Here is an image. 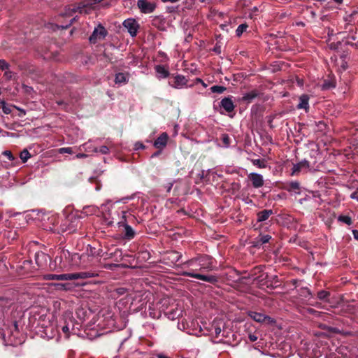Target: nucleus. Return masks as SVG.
Listing matches in <instances>:
<instances>
[{
  "instance_id": "obj_1",
  "label": "nucleus",
  "mask_w": 358,
  "mask_h": 358,
  "mask_svg": "<svg viewBox=\"0 0 358 358\" xmlns=\"http://www.w3.org/2000/svg\"><path fill=\"white\" fill-rule=\"evenodd\" d=\"M112 207L113 204L110 200L101 206V213L106 224L111 225L117 222L119 227H122L124 228V237L129 240L132 239L134 237L135 231L127 222L128 219L133 217L132 215L128 210L124 209L113 214L110 212V208Z\"/></svg>"
},
{
  "instance_id": "obj_2",
  "label": "nucleus",
  "mask_w": 358,
  "mask_h": 358,
  "mask_svg": "<svg viewBox=\"0 0 358 358\" xmlns=\"http://www.w3.org/2000/svg\"><path fill=\"white\" fill-rule=\"evenodd\" d=\"M63 258L68 259L72 266L83 268L88 266V263L86 262V255H79L78 253H71L69 250H63L61 252L60 257H57L55 261L57 262L59 259L61 262Z\"/></svg>"
},
{
  "instance_id": "obj_3",
  "label": "nucleus",
  "mask_w": 358,
  "mask_h": 358,
  "mask_svg": "<svg viewBox=\"0 0 358 358\" xmlns=\"http://www.w3.org/2000/svg\"><path fill=\"white\" fill-rule=\"evenodd\" d=\"M197 264L199 268H196V271H210L213 267V259L208 255H203L195 259H192L184 263L185 266H194Z\"/></svg>"
},
{
  "instance_id": "obj_4",
  "label": "nucleus",
  "mask_w": 358,
  "mask_h": 358,
  "mask_svg": "<svg viewBox=\"0 0 358 358\" xmlns=\"http://www.w3.org/2000/svg\"><path fill=\"white\" fill-rule=\"evenodd\" d=\"M98 275L94 271H81L73 273H64L58 275V280H73L77 279H86Z\"/></svg>"
},
{
  "instance_id": "obj_5",
  "label": "nucleus",
  "mask_w": 358,
  "mask_h": 358,
  "mask_svg": "<svg viewBox=\"0 0 358 358\" xmlns=\"http://www.w3.org/2000/svg\"><path fill=\"white\" fill-rule=\"evenodd\" d=\"M187 78L180 74H173L169 80V85L175 89H182L187 87Z\"/></svg>"
},
{
  "instance_id": "obj_6",
  "label": "nucleus",
  "mask_w": 358,
  "mask_h": 358,
  "mask_svg": "<svg viewBox=\"0 0 358 358\" xmlns=\"http://www.w3.org/2000/svg\"><path fill=\"white\" fill-rule=\"evenodd\" d=\"M107 34L108 32L105 27L99 24L94 28L92 35L90 36V41L92 43H96L98 41L103 40Z\"/></svg>"
},
{
  "instance_id": "obj_7",
  "label": "nucleus",
  "mask_w": 358,
  "mask_h": 358,
  "mask_svg": "<svg viewBox=\"0 0 358 358\" xmlns=\"http://www.w3.org/2000/svg\"><path fill=\"white\" fill-rule=\"evenodd\" d=\"M137 6L142 13L150 14L154 12L157 4L154 1L148 0H138Z\"/></svg>"
},
{
  "instance_id": "obj_8",
  "label": "nucleus",
  "mask_w": 358,
  "mask_h": 358,
  "mask_svg": "<svg viewBox=\"0 0 358 358\" xmlns=\"http://www.w3.org/2000/svg\"><path fill=\"white\" fill-rule=\"evenodd\" d=\"M122 24L131 36L134 37L136 36L139 24L135 19L128 18L123 22Z\"/></svg>"
},
{
  "instance_id": "obj_9",
  "label": "nucleus",
  "mask_w": 358,
  "mask_h": 358,
  "mask_svg": "<svg viewBox=\"0 0 358 358\" xmlns=\"http://www.w3.org/2000/svg\"><path fill=\"white\" fill-rule=\"evenodd\" d=\"M182 275H185V276L192 277V278H196V279H199V280H203L205 282H208L210 283H215L217 282V276L213 275H202V274L195 273V272H183Z\"/></svg>"
},
{
  "instance_id": "obj_10",
  "label": "nucleus",
  "mask_w": 358,
  "mask_h": 358,
  "mask_svg": "<svg viewBox=\"0 0 358 358\" xmlns=\"http://www.w3.org/2000/svg\"><path fill=\"white\" fill-rule=\"evenodd\" d=\"M9 68L10 65L5 59H0V69L4 71L3 76L7 80L14 79L16 76Z\"/></svg>"
},
{
  "instance_id": "obj_11",
  "label": "nucleus",
  "mask_w": 358,
  "mask_h": 358,
  "mask_svg": "<svg viewBox=\"0 0 358 358\" xmlns=\"http://www.w3.org/2000/svg\"><path fill=\"white\" fill-rule=\"evenodd\" d=\"M169 135L166 132L162 133L155 141L153 145L155 148L162 150L167 145Z\"/></svg>"
},
{
  "instance_id": "obj_12",
  "label": "nucleus",
  "mask_w": 358,
  "mask_h": 358,
  "mask_svg": "<svg viewBox=\"0 0 358 358\" xmlns=\"http://www.w3.org/2000/svg\"><path fill=\"white\" fill-rule=\"evenodd\" d=\"M248 178L252 181V186L255 188H259L264 185V178L261 174L250 173Z\"/></svg>"
},
{
  "instance_id": "obj_13",
  "label": "nucleus",
  "mask_w": 358,
  "mask_h": 358,
  "mask_svg": "<svg viewBox=\"0 0 358 358\" xmlns=\"http://www.w3.org/2000/svg\"><path fill=\"white\" fill-rule=\"evenodd\" d=\"M310 167L309 162L306 160L301 161V162L294 164L292 169V175H297L299 172L303 170H308Z\"/></svg>"
},
{
  "instance_id": "obj_14",
  "label": "nucleus",
  "mask_w": 358,
  "mask_h": 358,
  "mask_svg": "<svg viewBox=\"0 0 358 358\" xmlns=\"http://www.w3.org/2000/svg\"><path fill=\"white\" fill-rule=\"evenodd\" d=\"M249 315L252 320L257 322H264L266 321H268V322H273L270 317L260 313L250 312Z\"/></svg>"
},
{
  "instance_id": "obj_15",
  "label": "nucleus",
  "mask_w": 358,
  "mask_h": 358,
  "mask_svg": "<svg viewBox=\"0 0 358 358\" xmlns=\"http://www.w3.org/2000/svg\"><path fill=\"white\" fill-rule=\"evenodd\" d=\"M129 73H117L115 74V83L118 85H125L128 83L129 79Z\"/></svg>"
},
{
  "instance_id": "obj_16",
  "label": "nucleus",
  "mask_w": 358,
  "mask_h": 358,
  "mask_svg": "<svg viewBox=\"0 0 358 358\" xmlns=\"http://www.w3.org/2000/svg\"><path fill=\"white\" fill-rule=\"evenodd\" d=\"M155 71L157 73V77L159 79L166 78L169 76V71L167 68L162 65H157L155 67Z\"/></svg>"
},
{
  "instance_id": "obj_17",
  "label": "nucleus",
  "mask_w": 358,
  "mask_h": 358,
  "mask_svg": "<svg viewBox=\"0 0 358 358\" xmlns=\"http://www.w3.org/2000/svg\"><path fill=\"white\" fill-rule=\"evenodd\" d=\"M221 106L227 111V112H232L234 109V104L233 101L229 97L224 98L220 102Z\"/></svg>"
},
{
  "instance_id": "obj_18",
  "label": "nucleus",
  "mask_w": 358,
  "mask_h": 358,
  "mask_svg": "<svg viewBox=\"0 0 358 358\" xmlns=\"http://www.w3.org/2000/svg\"><path fill=\"white\" fill-rule=\"evenodd\" d=\"M309 97L306 94H303L299 98V103L297 105V108L299 109H305L307 110L309 108L308 103Z\"/></svg>"
},
{
  "instance_id": "obj_19",
  "label": "nucleus",
  "mask_w": 358,
  "mask_h": 358,
  "mask_svg": "<svg viewBox=\"0 0 358 358\" xmlns=\"http://www.w3.org/2000/svg\"><path fill=\"white\" fill-rule=\"evenodd\" d=\"M273 214V211L271 210H264L262 211H260L257 214V221L258 222H263L269 217L270 215Z\"/></svg>"
},
{
  "instance_id": "obj_20",
  "label": "nucleus",
  "mask_w": 358,
  "mask_h": 358,
  "mask_svg": "<svg viewBox=\"0 0 358 358\" xmlns=\"http://www.w3.org/2000/svg\"><path fill=\"white\" fill-rule=\"evenodd\" d=\"M257 92L256 91H251L250 92L245 93L243 97L242 100L247 101V102H251L257 96Z\"/></svg>"
},
{
  "instance_id": "obj_21",
  "label": "nucleus",
  "mask_w": 358,
  "mask_h": 358,
  "mask_svg": "<svg viewBox=\"0 0 358 358\" xmlns=\"http://www.w3.org/2000/svg\"><path fill=\"white\" fill-rule=\"evenodd\" d=\"M299 295L306 299L312 298V294L307 287H302L299 291Z\"/></svg>"
},
{
  "instance_id": "obj_22",
  "label": "nucleus",
  "mask_w": 358,
  "mask_h": 358,
  "mask_svg": "<svg viewBox=\"0 0 358 358\" xmlns=\"http://www.w3.org/2000/svg\"><path fill=\"white\" fill-rule=\"evenodd\" d=\"M99 209L94 206H87L84 208V213L86 215H93L99 212Z\"/></svg>"
},
{
  "instance_id": "obj_23",
  "label": "nucleus",
  "mask_w": 358,
  "mask_h": 358,
  "mask_svg": "<svg viewBox=\"0 0 358 358\" xmlns=\"http://www.w3.org/2000/svg\"><path fill=\"white\" fill-rule=\"evenodd\" d=\"M83 255H86V259H89V257H94L96 255H99V253L96 252V250L94 248L91 247L90 245H88L87 249L86 254H83Z\"/></svg>"
},
{
  "instance_id": "obj_24",
  "label": "nucleus",
  "mask_w": 358,
  "mask_h": 358,
  "mask_svg": "<svg viewBox=\"0 0 358 358\" xmlns=\"http://www.w3.org/2000/svg\"><path fill=\"white\" fill-rule=\"evenodd\" d=\"M210 90L213 93L222 94L226 90L224 86L214 85L210 87Z\"/></svg>"
},
{
  "instance_id": "obj_25",
  "label": "nucleus",
  "mask_w": 358,
  "mask_h": 358,
  "mask_svg": "<svg viewBox=\"0 0 358 358\" xmlns=\"http://www.w3.org/2000/svg\"><path fill=\"white\" fill-rule=\"evenodd\" d=\"M0 105L1 106L2 110L5 114L8 115L12 112L11 106L7 105L4 101H1Z\"/></svg>"
},
{
  "instance_id": "obj_26",
  "label": "nucleus",
  "mask_w": 358,
  "mask_h": 358,
  "mask_svg": "<svg viewBox=\"0 0 358 358\" xmlns=\"http://www.w3.org/2000/svg\"><path fill=\"white\" fill-rule=\"evenodd\" d=\"M20 157L23 162H26L31 157V155L27 150L24 149L20 152Z\"/></svg>"
},
{
  "instance_id": "obj_27",
  "label": "nucleus",
  "mask_w": 358,
  "mask_h": 358,
  "mask_svg": "<svg viewBox=\"0 0 358 358\" xmlns=\"http://www.w3.org/2000/svg\"><path fill=\"white\" fill-rule=\"evenodd\" d=\"M252 162L255 166H257L261 169L265 168L266 166L265 162L260 159H252Z\"/></svg>"
},
{
  "instance_id": "obj_28",
  "label": "nucleus",
  "mask_w": 358,
  "mask_h": 358,
  "mask_svg": "<svg viewBox=\"0 0 358 358\" xmlns=\"http://www.w3.org/2000/svg\"><path fill=\"white\" fill-rule=\"evenodd\" d=\"M93 152H100L101 154L106 155L109 152V148L106 145H103L99 149L94 148Z\"/></svg>"
},
{
  "instance_id": "obj_29",
  "label": "nucleus",
  "mask_w": 358,
  "mask_h": 358,
  "mask_svg": "<svg viewBox=\"0 0 358 358\" xmlns=\"http://www.w3.org/2000/svg\"><path fill=\"white\" fill-rule=\"evenodd\" d=\"M247 28H248L247 24H240L236 30V35L238 36H240L244 31H246Z\"/></svg>"
},
{
  "instance_id": "obj_30",
  "label": "nucleus",
  "mask_w": 358,
  "mask_h": 358,
  "mask_svg": "<svg viewBox=\"0 0 358 358\" xmlns=\"http://www.w3.org/2000/svg\"><path fill=\"white\" fill-rule=\"evenodd\" d=\"M299 189H300V185L296 181H292L289 184V189H288L289 191H291V190L296 191V190H299Z\"/></svg>"
},
{
  "instance_id": "obj_31",
  "label": "nucleus",
  "mask_w": 358,
  "mask_h": 358,
  "mask_svg": "<svg viewBox=\"0 0 358 358\" xmlns=\"http://www.w3.org/2000/svg\"><path fill=\"white\" fill-rule=\"evenodd\" d=\"M329 295V293L324 290H321L317 293V297L320 300H325Z\"/></svg>"
},
{
  "instance_id": "obj_32",
  "label": "nucleus",
  "mask_w": 358,
  "mask_h": 358,
  "mask_svg": "<svg viewBox=\"0 0 358 358\" xmlns=\"http://www.w3.org/2000/svg\"><path fill=\"white\" fill-rule=\"evenodd\" d=\"M73 329V324L71 323V325L69 324H66L65 325H64L62 327V331L67 336H69V332H70V329Z\"/></svg>"
},
{
  "instance_id": "obj_33",
  "label": "nucleus",
  "mask_w": 358,
  "mask_h": 358,
  "mask_svg": "<svg viewBox=\"0 0 358 358\" xmlns=\"http://www.w3.org/2000/svg\"><path fill=\"white\" fill-rule=\"evenodd\" d=\"M44 280H58V275L57 274H47L43 275Z\"/></svg>"
},
{
  "instance_id": "obj_34",
  "label": "nucleus",
  "mask_w": 358,
  "mask_h": 358,
  "mask_svg": "<svg viewBox=\"0 0 358 358\" xmlns=\"http://www.w3.org/2000/svg\"><path fill=\"white\" fill-rule=\"evenodd\" d=\"M338 220L350 225L352 223L351 218L349 216H340Z\"/></svg>"
},
{
  "instance_id": "obj_35",
  "label": "nucleus",
  "mask_w": 358,
  "mask_h": 358,
  "mask_svg": "<svg viewBox=\"0 0 358 358\" xmlns=\"http://www.w3.org/2000/svg\"><path fill=\"white\" fill-rule=\"evenodd\" d=\"M127 291V289H125L124 287H119V288H117L115 289V293L117 296H121V295L126 294Z\"/></svg>"
},
{
  "instance_id": "obj_36",
  "label": "nucleus",
  "mask_w": 358,
  "mask_h": 358,
  "mask_svg": "<svg viewBox=\"0 0 358 358\" xmlns=\"http://www.w3.org/2000/svg\"><path fill=\"white\" fill-rule=\"evenodd\" d=\"M271 238V236L270 235H263L260 236L259 241L262 243H266L269 241V240Z\"/></svg>"
},
{
  "instance_id": "obj_37",
  "label": "nucleus",
  "mask_w": 358,
  "mask_h": 358,
  "mask_svg": "<svg viewBox=\"0 0 358 358\" xmlns=\"http://www.w3.org/2000/svg\"><path fill=\"white\" fill-rule=\"evenodd\" d=\"M2 154L6 156L10 161H13L15 159L12 152L9 150H5Z\"/></svg>"
},
{
  "instance_id": "obj_38",
  "label": "nucleus",
  "mask_w": 358,
  "mask_h": 358,
  "mask_svg": "<svg viewBox=\"0 0 358 358\" xmlns=\"http://www.w3.org/2000/svg\"><path fill=\"white\" fill-rule=\"evenodd\" d=\"M59 152L60 154H64V153L71 154L73 152V151H72V148H71L66 147V148H60L59 150Z\"/></svg>"
},
{
  "instance_id": "obj_39",
  "label": "nucleus",
  "mask_w": 358,
  "mask_h": 358,
  "mask_svg": "<svg viewBox=\"0 0 358 358\" xmlns=\"http://www.w3.org/2000/svg\"><path fill=\"white\" fill-rule=\"evenodd\" d=\"M83 146L85 150L87 151V152L93 151L94 148H95V147H92L91 143H86Z\"/></svg>"
},
{
  "instance_id": "obj_40",
  "label": "nucleus",
  "mask_w": 358,
  "mask_h": 358,
  "mask_svg": "<svg viewBox=\"0 0 358 358\" xmlns=\"http://www.w3.org/2000/svg\"><path fill=\"white\" fill-rule=\"evenodd\" d=\"M350 198L358 201V188L350 194Z\"/></svg>"
},
{
  "instance_id": "obj_41",
  "label": "nucleus",
  "mask_w": 358,
  "mask_h": 358,
  "mask_svg": "<svg viewBox=\"0 0 358 358\" xmlns=\"http://www.w3.org/2000/svg\"><path fill=\"white\" fill-rule=\"evenodd\" d=\"M221 331H222V329L220 327H215L214 328V331L213 332V334H214L216 337H218L220 336Z\"/></svg>"
},
{
  "instance_id": "obj_42",
  "label": "nucleus",
  "mask_w": 358,
  "mask_h": 358,
  "mask_svg": "<svg viewBox=\"0 0 358 358\" xmlns=\"http://www.w3.org/2000/svg\"><path fill=\"white\" fill-rule=\"evenodd\" d=\"M171 256H173V258L176 259V261H178L180 258V255L178 252H172L171 254Z\"/></svg>"
},
{
  "instance_id": "obj_43",
  "label": "nucleus",
  "mask_w": 358,
  "mask_h": 358,
  "mask_svg": "<svg viewBox=\"0 0 358 358\" xmlns=\"http://www.w3.org/2000/svg\"><path fill=\"white\" fill-rule=\"evenodd\" d=\"M222 140H223L224 143L226 145H229V136L227 135L223 136Z\"/></svg>"
},
{
  "instance_id": "obj_44",
  "label": "nucleus",
  "mask_w": 358,
  "mask_h": 358,
  "mask_svg": "<svg viewBox=\"0 0 358 358\" xmlns=\"http://www.w3.org/2000/svg\"><path fill=\"white\" fill-rule=\"evenodd\" d=\"M75 20H76V17H73V18L70 20V22H69L68 24H66V25H65V26H63V25H62V26H61L62 29H66V28H68V27H69V26L73 23V22Z\"/></svg>"
},
{
  "instance_id": "obj_45",
  "label": "nucleus",
  "mask_w": 358,
  "mask_h": 358,
  "mask_svg": "<svg viewBox=\"0 0 358 358\" xmlns=\"http://www.w3.org/2000/svg\"><path fill=\"white\" fill-rule=\"evenodd\" d=\"M60 230H61L62 232H65V231H69V232H71L74 229H73V227H69V228H67V227L63 228L62 227Z\"/></svg>"
},
{
  "instance_id": "obj_46",
  "label": "nucleus",
  "mask_w": 358,
  "mask_h": 358,
  "mask_svg": "<svg viewBox=\"0 0 358 358\" xmlns=\"http://www.w3.org/2000/svg\"><path fill=\"white\" fill-rule=\"evenodd\" d=\"M249 338L251 341H256L257 340V336L255 334H250Z\"/></svg>"
},
{
  "instance_id": "obj_47",
  "label": "nucleus",
  "mask_w": 358,
  "mask_h": 358,
  "mask_svg": "<svg viewBox=\"0 0 358 358\" xmlns=\"http://www.w3.org/2000/svg\"><path fill=\"white\" fill-rule=\"evenodd\" d=\"M72 10L76 12V11H79L80 13H83V8H81V7H73V8H72Z\"/></svg>"
},
{
  "instance_id": "obj_48",
  "label": "nucleus",
  "mask_w": 358,
  "mask_h": 358,
  "mask_svg": "<svg viewBox=\"0 0 358 358\" xmlns=\"http://www.w3.org/2000/svg\"><path fill=\"white\" fill-rule=\"evenodd\" d=\"M136 149H143L145 146L141 143H137L135 145Z\"/></svg>"
},
{
  "instance_id": "obj_49",
  "label": "nucleus",
  "mask_w": 358,
  "mask_h": 358,
  "mask_svg": "<svg viewBox=\"0 0 358 358\" xmlns=\"http://www.w3.org/2000/svg\"><path fill=\"white\" fill-rule=\"evenodd\" d=\"M87 157V155L86 154H84V153H79V154L76 155V158H85Z\"/></svg>"
},
{
  "instance_id": "obj_50",
  "label": "nucleus",
  "mask_w": 358,
  "mask_h": 358,
  "mask_svg": "<svg viewBox=\"0 0 358 358\" xmlns=\"http://www.w3.org/2000/svg\"><path fill=\"white\" fill-rule=\"evenodd\" d=\"M188 267L191 268V271H189V272L197 273L198 271H196V268H199L198 264L194 266H188Z\"/></svg>"
},
{
  "instance_id": "obj_51",
  "label": "nucleus",
  "mask_w": 358,
  "mask_h": 358,
  "mask_svg": "<svg viewBox=\"0 0 358 358\" xmlns=\"http://www.w3.org/2000/svg\"><path fill=\"white\" fill-rule=\"evenodd\" d=\"M173 182H170V183H169V184L167 185V186H166V190H167V192H169L171 191V188H172V187H173Z\"/></svg>"
},
{
  "instance_id": "obj_52",
  "label": "nucleus",
  "mask_w": 358,
  "mask_h": 358,
  "mask_svg": "<svg viewBox=\"0 0 358 358\" xmlns=\"http://www.w3.org/2000/svg\"><path fill=\"white\" fill-rule=\"evenodd\" d=\"M352 234L354 235V237L355 239L358 240V231L357 230H353Z\"/></svg>"
},
{
  "instance_id": "obj_53",
  "label": "nucleus",
  "mask_w": 358,
  "mask_h": 358,
  "mask_svg": "<svg viewBox=\"0 0 358 358\" xmlns=\"http://www.w3.org/2000/svg\"><path fill=\"white\" fill-rule=\"evenodd\" d=\"M162 152V150H159V151H158V152H155V153L152 155V157H157V156L160 154V152Z\"/></svg>"
},
{
  "instance_id": "obj_54",
  "label": "nucleus",
  "mask_w": 358,
  "mask_h": 358,
  "mask_svg": "<svg viewBox=\"0 0 358 358\" xmlns=\"http://www.w3.org/2000/svg\"><path fill=\"white\" fill-rule=\"evenodd\" d=\"M57 285L61 288H64L65 285L62 283L57 284Z\"/></svg>"
},
{
  "instance_id": "obj_55",
  "label": "nucleus",
  "mask_w": 358,
  "mask_h": 358,
  "mask_svg": "<svg viewBox=\"0 0 358 358\" xmlns=\"http://www.w3.org/2000/svg\"><path fill=\"white\" fill-rule=\"evenodd\" d=\"M25 88H26L27 92H29V91L32 90V88L30 87H28V86H25Z\"/></svg>"
},
{
  "instance_id": "obj_56",
  "label": "nucleus",
  "mask_w": 358,
  "mask_h": 358,
  "mask_svg": "<svg viewBox=\"0 0 358 358\" xmlns=\"http://www.w3.org/2000/svg\"><path fill=\"white\" fill-rule=\"evenodd\" d=\"M13 135V134H10L8 132L5 131V135H3V136H12Z\"/></svg>"
},
{
  "instance_id": "obj_57",
  "label": "nucleus",
  "mask_w": 358,
  "mask_h": 358,
  "mask_svg": "<svg viewBox=\"0 0 358 358\" xmlns=\"http://www.w3.org/2000/svg\"><path fill=\"white\" fill-rule=\"evenodd\" d=\"M336 3L341 4L343 2V0H334Z\"/></svg>"
},
{
  "instance_id": "obj_58",
  "label": "nucleus",
  "mask_w": 358,
  "mask_h": 358,
  "mask_svg": "<svg viewBox=\"0 0 358 358\" xmlns=\"http://www.w3.org/2000/svg\"><path fill=\"white\" fill-rule=\"evenodd\" d=\"M196 83H203V80L200 78H196Z\"/></svg>"
},
{
  "instance_id": "obj_59",
  "label": "nucleus",
  "mask_w": 358,
  "mask_h": 358,
  "mask_svg": "<svg viewBox=\"0 0 358 358\" xmlns=\"http://www.w3.org/2000/svg\"><path fill=\"white\" fill-rule=\"evenodd\" d=\"M95 3H100L103 0H94Z\"/></svg>"
},
{
  "instance_id": "obj_60",
  "label": "nucleus",
  "mask_w": 358,
  "mask_h": 358,
  "mask_svg": "<svg viewBox=\"0 0 358 358\" xmlns=\"http://www.w3.org/2000/svg\"><path fill=\"white\" fill-rule=\"evenodd\" d=\"M15 108H16L17 109H18V110H21L22 112H23V113H24V114H25V111H24V110H21V109H20V108H17V107H15Z\"/></svg>"
},
{
  "instance_id": "obj_61",
  "label": "nucleus",
  "mask_w": 358,
  "mask_h": 358,
  "mask_svg": "<svg viewBox=\"0 0 358 358\" xmlns=\"http://www.w3.org/2000/svg\"><path fill=\"white\" fill-rule=\"evenodd\" d=\"M304 200H306V199H300V201H300V203H303V201H304Z\"/></svg>"
},
{
  "instance_id": "obj_62",
  "label": "nucleus",
  "mask_w": 358,
  "mask_h": 358,
  "mask_svg": "<svg viewBox=\"0 0 358 358\" xmlns=\"http://www.w3.org/2000/svg\"><path fill=\"white\" fill-rule=\"evenodd\" d=\"M309 312H310V313H313V312H315V311L313 309H310V310H309Z\"/></svg>"
},
{
  "instance_id": "obj_63",
  "label": "nucleus",
  "mask_w": 358,
  "mask_h": 358,
  "mask_svg": "<svg viewBox=\"0 0 358 358\" xmlns=\"http://www.w3.org/2000/svg\"><path fill=\"white\" fill-rule=\"evenodd\" d=\"M202 83V85H203V87H206L207 86V85H206V83H204L203 82V83Z\"/></svg>"
},
{
  "instance_id": "obj_64",
  "label": "nucleus",
  "mask_w": 358,
  "mask_h": 358,
  "mask_svg": "<svg viewBox=\"0 0 358 358\" xmlns=\"http://www.w3.org/2000/svg\"><path fill=\"white\" fill-rule=\"evenodd\" d=\"M24 264H29V262L25 261V262H24Z\"/></svg>"
}]
</instances>
